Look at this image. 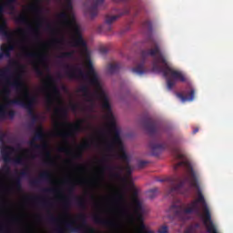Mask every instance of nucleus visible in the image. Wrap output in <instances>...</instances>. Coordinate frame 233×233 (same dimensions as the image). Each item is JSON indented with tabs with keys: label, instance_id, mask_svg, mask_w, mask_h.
<instances>
[{
	"label": "nucleus",
	"instance_id": "1",
	"mask_svg": "<svg viewBox=\"0 0 233 233\" xmlns=\"http://www.w3.org/2000/svg\"><path fill=\"white\" fill-rule=\"evenodd\" d=\"M86 66L87 68V74H85V71L79 66H72L70 64H65L64 68H66L65 76L68 77V79H86L89 77V85L91 86H95L96 89V96L97 99L101 101V106L103 110L109 114V130L114 134L113 139L111 142H106V150L112 151L116 147H117L120 154L118 157L122 159V161H128V155H127V151H125V146H123V141L121 140V135L119 133V129L117 128V125L116 124V118L112 114V106H110V100L108 99V95L101 88V82L99 81V75L94 68V64L90 57H87L86 60Z\"/></svg>",
	"mask_w": 233,
	"mask_h": 233
},
{
	"label": "nucleus",
	"instance_id": "2",
	"mask_svg": "<svg viewBox=\"0 0 233 233\" xmlns=\"http://www.w3.org/2000/svg\"><path fill=\"white\" fill-rule=\"evenodd\" d=\"M179 167H185L187 168L191 178L189 180L190 187L197 188L198 190V198L192 200L190 203H179L173 204L169 208V212L175 216L179 221H187L189 219V216L191 214H200L199 206L200 203L202 205V208L204 210V220L203 223L206 227V230L208 233H219L218 231V227L212 221V215H210V209L208 208V205L207 204V200H205V196L199 189V184L198 183V175L194 168H192V165L187 161H180L174 166V169L177 170Z\"/></svg>",
	"mask_w": 233,
	"mask_h": 233
},
{
	"label": "nucleus",
	"instance_id": "3",
	"mask_svg": "<svg viewBox=\"0 0 233 233\" xmlns=\"http://www.w3.org/2000/svg\"><path fill=\"white\" fill-rule=\"evenodd\" d=\"M147 42L152 48L142 50L141 56L143 59H146V57H154L153 72H163L164 77L167 78V90H172L177 81L179 83H187L188 81L187 75L183 71L170 67L154 37L149 36Z\"/></svg>",
	"mask_w": 233,
	"mask_h": 233
},
{
	"label": "nucleus",
	"instance_id": "4",
	"mask_svg": "<svg viewBox=\"0 0 233 233\" xmlns=\"http://www.w3.org/2000/svg\"><path fill=\"white\" fill-rule=\"evenodd\" d=\"M8 74H11L10 67H6L2 70L0 77H2V79H6L7 85L15 88L16 92H22L23 90L24 98H15L7 100V102L5 103L6 108L7 106H12V105H18L19 106H28L29 108L34 106L37 101V97L35 96H30L28 87L25 86V82L21 79V75H17L14 78L13 82H10V80H8Z\"/></svg>",
	"mask_w": 233,
	"mask_h": 233
},
{
	"label": "nucleus",
	"instance_id": "5",
	"mask_svg": "<svg viewBox=\"0 0 233 233\" xmlns=\"http://www.w3.org/2000/svg\"><path fill=\"white\" fill-rule=\"evenodd\" d=\"M66 10L57 15V19H59L64 26L69 28L73 32L72 41L70 42L71 46L75 48H81V50H87L86 41L83 38V34H81V27L76 22V17L72 15L70 19V14L74 10V5L72 0L66 1Z\"/></svg>",
	"mask_w": 233,
	"mask_h": 233
},
{
	"label": "nucleus",
	"instance_id": "6",
	"mask_svg": "<svg viewBox=\"0 0 233 233\" xmlns=\"http://www.w3.org/2000/svg\"><path fill=\"white\" fill-rule=\"evenodd\" d=\"M80 221L77 224V221ZM76 219H72L69 222L65 223V228L67 232L70 233H96V229L94 228L88 227V222L86 221V215L85 213H81L76 217Z\"/></svg>",
	"mask_w": 233,
	"mask_h": 233
},
{
	"label": "nucleus",
	"instance_id": "7",
	"mask_svg": "<svg viewBox=\"0 0 233 233\" xmlns=\"http://www.w3.org/2000/svg\"><path fill=\"white\" fill-rule=\"evenodd\" d=\"M0 34L8 42V44H3L0 47L1 61L3 57H10L12 56L13 50H15V46L14 45V37H15V32L8 30L6 24H0Z\"/></svg>",
	"mask_w": 233,
	"mask_h": 233
},
{
	"label": "nucleus",
	"instance_id": "8",
	"mask_svg": "<svg viewBox=\"0 0 233 233\" xmlns=\"http://www.w3.org/2000/svg\"><path fill=\"white\" fill-rule=\"evenodd\" d=\"M85 123L84 119L78 120L76 123L72 124L69 122H56V127H69L70 130H58L56 136L58 137H63L65 139L66 145H68V137H76L77 132H83V124Z\"/></svg>",
	"mask_w": 233,
	"mask_h": 233
},
{
	"label": "nucleus",
	"instance_id": "9",
	"mask_svg": "<svg viewBox=\"0 0 233 233\" xmlns=\"http://www.w3.org/2000/svg\"><path fill=\"white\" fill-rule=\"evenodd\" d=\"M46 88H51L52 94L48 93L46 95V104L48 106H52L56 101L59 103V105H63V101L61 100V92L59 91V87L56 85V78L52 76V75H48L46 76L45 82Z\"/></svg>",
	"mask_w": 233,
	"mask_h": 233
},
{
	"label": "nucleus",
	"instance_id": "10",
	"mask_svg": "<svg viewBox=\"0 0 233 233\" xmlns=\"http://www.w3.org/2000/svg\"><path fill=\"white\" fill-rule=\"evenodd\" d=\"M12 149V147H7L1 151L2 158L5 163L4 167H2V171L4 174L10 176L12 174V169L10 168V163H15V165H23V157H17L15 158H12L10 157V153L7 150Z\"/></svg>",
	"mask_w": 233,
	"mask_h": 233
},
{
	"label": "nucleus",
	"instance_id": "11",
	"mask_svg": "<svg viewBox=\"0 0 233 233\" xmlns=\"http://www.w3.org/2000/svg\"><path fill=\"white\" fill-rule=\"evenodd\" d=\"M144 128H146L150 137H153L156 141H157L159 137H161V134H163V128H161V126L152 118H146L144 120Z\"/></svg>",
	"mask_w": 233,
	"mask_h": 233
},
{
	"label": "nucleus",
	"instance_id": "12",
	"mask_svg": "<svg viewBox=\"0 0 233 233\" xmlns=\"http://www.w3.org/2000/svg\"><path fill=\"white\" fill-rule=\"evenodd\" d=\"M90 147V143L84 142L82 145L77 146V149L75 153L72 152V149L70 147H60L58 148V152H64V154H67V156H70L72 154L73 159H81L83 158V151L86 150V148Z\"/></svg>",
	"mask_w": 233,
	"mask_h": 233
},
{
	"label": "nucleus",
	"instance_id": "13",
	"mask_svg": "<svg viewBox=\"0 0 233 233\" xmlns=\"http://www.w3.org/2000/svg\"><path fill=\"white\" fill-rule=\"evenodd\" d=\"M187 181H188V177H185L184 179L172 178L170 182L171 187L168 190V194L170 196H174V194H181V190L187 184Z\"/></svg>",
	"mask_w": 233,
	"mask_h": 233
},
{
	"label": "nucleus",
	"instance_id": "14",
	"mask_svg": "<svg viewBox=\"0 0 233 233\" xmlns=\"http://www.w3.org/2000/svg\"><path fill=\"white\" fill-rule=\"evenodd\" d=\"M130 11L127 10L120 15H106L105 16V24L100 27V29L103 32H112V24L116 23L117 19L121 17V15H125L127 14H129Z\"/></svg>",
	"mask_w": 233,
	"mask_h": 233
},
{
	"label": "nucleus",
	"instance_id": "15",
	"mask_svg": "<svg viewBox=\"0 0 233 233\" xmlns=\"http://www.w3.org/2000/svg\"><path fill=\"white\" fill-rule=\"evenodd\" d=\"M15 21L19 25H28V31L35 39H39V30L37 28H34L32 25H29L28 16H26V15H19L15 17Z\"/></svg>",
	"mask_w": 233,
	"mask_h": 233
},
{
	"label": "nucleus",
	"instance_id": "16",
	"mask_svg": "<svg viewBox=\"0 0 233 233\" xmlns=\"http://www.w3.org/2000/svg\"><path fill=\"white\" fill-rule=\"evenodd\" d=\"M177 96L181 99L182 103L186 101H194V97H196V89L189 86L183 93H177Z\"/></svg>",
	"mask_w": 233,
	"mask_h": 233
},
{
	"label": "nucleus",
	"instance_id": "17",
	"mask_svg": "<svg viewBox=\"0 0 233 233\" xmlns=\"http://www.w3.org/2000/svg\"><path fill=\"white\" fill-rule=\"evenodd\" d=\"M41 181H52V174L49 171H44L39 175L38 178H34L29 181V185L31 187H39L41 185Z\"/></svg>",
	"mask_w": 233,
	"mask_h": 233
},
{
	"label": "nucleus",
	"instance_id": "18",
	"mask_svg": "<svg viewBox=\"0 0 233 233\" xmlns=\"http://www.w3.org/2000/svg\"><path fill=\"white\" fill-rule=\"evenodd\" d=\"M149 148L151 150L152 156L157 157L161 154V152H163V150H166V148H168V145H167V143L157 144L154 141H150Z\"/></svg>",
	"mask_w": 233,
	"mask_h": 233
},
{
	"label": "nucleus",
	"instance_id": "19",
	"mask_svg": "<svg viewBox=\"0 0 233 233\" xmlns=\"http://www.w3.org/2000/svg\"><path fill=\"white\" fill-rule=\"evenodd\" d=\"M102 163H105V165L103 166V170H108V172H111L113 174L114 177H119V174L115 172L116 170H121V167L107 164L108 156H105L102 158Z\"/></svg>",
	"mask_w": 233,
	"mask_h": 233
},
{
	"label": "nucleus",
	"instance_id": "20",
	"mask_svg": "<svg viewBox=\"0 0 233 233\" xmlns=\"http://www.w3.org/2000/svg\"><path fill=\"white\" fill-rule=\"evenodd\" d=\"M93 220L96 225H103V227H109L111 228L117 227V223H116V221L105 219L99 215H95L93 217Z\"/></svg>",
	"mask_w": 233,
	"mask_h": 233
},
{
	"label": "nucleus",
	"instance_id": "21",
	"mask_svg": "<svg viewBox=\"0 0 233 233\" xmlns=\"http://www.w3.org/2000/svg\"><path fill=\"white\" fill-rule=\"evenodd\" d=\"M14 119L15 117V111L14 109H10L6 111V105H0V119Z\"/></svg>",
	"mask_w": 233,
	"mask_h": 233
},
{
	"label": "nucleus",
	"instance_id": "22",
	"mask_svg": "<svg viewBox=\"0 0 233 233\" xmlns=\"http://www.w3.org/2000/svg\"><path fill=\"white\" fill-rule=\"evenodd\" d=\"M105 0H93V5L88 8V13L91 19L97 17V8L103 5Z\"/></svg>",
	"mask_w": 233,
	"mask_h": 233
},
{
	"label": "nucleus",
	"instance_id": "23",
	"mask_svg": "<svg viewBox=\"0 0 233 233\" xmlns=\"http://www.w3.org/2000/svg\"><path fill=\"white\" fill-rule=\"evenodd\" d=\"M116 201L124 205V212L128 213V208L127 203V191L120 190L116 195Z\"/></svg>",
	"mask_w": 233,
	"mask_h": 233
},
{
	"label": "nucleus",
	"instance_id": "24",
	"mask_svg": "<svg viewBox=\"0 0 233 233\" xmlns=\"http://www.w3.org/2000/svg\"><path fill=\"white\" fill-rule=\"evenodd\" d=\"M15 3H17V0H6L4 4L0 5V14H5V8H7L10 12H15Z\"/></svg>",
	"mask_w": 233,
	"mask_h": 233
},
{
	"label": "nucleus",
	"instance_id": "25",
	"mask_svg": "<svg viewBox=\"0 0 233 233\" xmlns=\"http://www.w3.org/2000/svg\"><path fill=\"white\" fill-rule=\"evenodd\" d=\"M25 57H29L30 59H39L40 63H45L46 61V55L37 52H25L24 54Z\"/></svg>",
	"mask_w": 233,
	"mask_h": 233
},
{
	"label": "nucleus",
	"instance_id": "26",
	"mask_svg": "<svg viewBox=\"0 0 233 233\" xmlns=\"http://www.w3.org/2000/svg\"><path fill=\"white\" fill-rule=\"evenodd\" d=\"M28 10L30 12H34V14L38 15V17H37V26H40L41 23H43V17H41V15L43 14V8L39 5H31V6L28 7Z\"/></svg>",
	"mask_w": 233,
	"mask_h": 233
},
{
	"label": "nucleus",
	"instance_id": "27",
	"mask_svg": "<svg viewBox=\"0 0 233 233\" xmlns=\"http://www.w3.org/2000/svg\"><path fill=\"white\" fill-rule=\"evenodd\" d=\"M79 92H82L84 94V97H86L88 103H94V95L90 93V89L88 88V86L83 85L79 87Z\"/></svg>",
	"mask_w": 233,
	"mask_h": 233
},
{
	"label": "nucleus",
	"instance_id": "28",
	"mask_svg": "<svg viewBox=\"0 0 233 233\" xmlns=\"http://www.w3.org/2000/svg\"><path fill=\"white\" fill-rule=\"evenodd\" d=\"M45 137H46V135L45 134V129L42 127V126L36 127L33 138L36 141H44Z\"/></svg>",
	"mask_w": 233,
	"mask_h": 233
},
{
	"label": "nucleus",
	"instance_id": "29",
	"mask_svg": "<svg viewBox=\"0 0 233 233\" xmlns=\"http://www.w3.org/2000/svg\"><path fill=\"white\" fill-rule=\"evenodd\" d=\"M55 114L59 116L61 119H66L68 117V109L65 106L57 107L55 109Z\"/></svg>",
	"mask_w": 233,
	"mask_h": 233
},
{
	"label": "nucleus",
	"instance_id": "30",
	"mask_svg": "<svg viewBox=\"0 0 233 233\" xmlns=\"http://www.w3.org/2000/svg\"><path fill=\"white\" fill-rule=\"evenodd\" d=\"M35 139H32L28 142L29 147H31V148H35V150H46V148H48V146L46 144H36L35 143Z\"/></svg>",
	"mask_w": 233,
	"mask_h": 233
},
{
	"label": "nucleus",
	"instance_id": "31",
	"mask_svg": "<svg viewBox=\"0 0 233 233\" xmlns=\"http://www.w3.org/2000/svg\"><path fill=\"white\" fill-rule=\"evenodd\" d=\"M170 152L172 153L175 159H183V157H185V156L181 154V149L177 147H171Z\"/></svg>",
	"mask_w": 233,
	"mask_h": 233
},
{
	"label": "nucleus",
	"instance_id": "32",
	"mask_svg": "<svg viewBox=\"0 0 233 233\" xmlns=\"http://www.w3.org/2000/svg\"><path fill=\"white\" fill-rule=\"evenodd\" d=\"M133 74H137V76H143V74L147 73V69H145V63L139 64L136 67L132 69Z\"/></svg>",
	"mask_w": 233,
	"mask_h": 233
},
{
	"label": "nucleus",
	"instance_id": "33",
	"mask_svg": "<svg viewBox=\"0 0 233 233\" xmlns=\"http://www.w3.org/2000/svg\"><path fill=\"white\" fill-rule=\"evenodd\" d=\"M199 223L191 224L184 230V233H199Z\"/></svg>",
	"mask_w": 233,
	"mask_h": 233
},
{
	"label": "nucleus",
	"instance_id": "34",
	"mask_svg": "<svg viewBox=\"0 0 233 233\" xmlns=\"http://www.w3.org/2000/svg\"><path fill=\"white\" fill-rule=\"evenodd\" d=\"M119 68H121V66L117 63L109 64L107 66V72H108V74H111V75L117 74V72H119Z\"/></svg>",
	"mask_w": 233,
	"mask_h": 233
},
{
	"label": "nucleus",
	"instance_id": "35",
	"mask_svg": "<svg viewBox=\"0 0 233 233\" xmlns=\"http://www.w3.org/2000/svg\"><path fill=\"white\" fill-rule=\"evenodd\" d=\"M10 232V228L3 221V215L0 214V233Z\"/></svg>",
	"mask_w": 233,
	"mask_h": 233
},
{
	"label": "nucleus",
	"instance_id": "36",
	"mask_svg": "<svg viewBox=\"0 0 233 233\" xmlns=\"http://www.w3.org/2000/svg\"><path fill=\"white\" fill-rule=\"evenodd\" d=\"M138 233H155L153 230H147V225L144 222H138Z\"/></svg>",
	"mask_w": 233,
	"mask_h": 233
},
{
	"label": "nucleus",
	"instance_id": "37",
	"mask_svg": "<svg viewBox=\"0 0 233 233\" xmlns=\"http://www.w3.org/2000/svg\"><path fill=\"white\" fill-rule=\"evenodd\" d=\"M135 209H134V214L143 212V205L138 199H135Z\"/></svg>",
	"mask_w": 233,
	"mask_h": 233
},
{
	"label": "nucleus",
	"instance_id": "38",
	"mask_svg": "<svg viewBox=\"0 0 233 233\" xmlns=\"http://www.w3.org/2000/svg\"><path fill=\"white\" fill-rule=\"evenodd\" d=\"M76 205L79 207V208H82L85 210L86 208V202L84 200L83 198L76 197Z\"/></svg>",
	"mask_w": 233,
	"mask_h": 233
},
{
	"label": "nucleus",
	"instance_id": "39",
	"mask_svg": "<svg viewBox=\"0 0 233 233\" xmlns=\"http://www.w3.org/2000/svg\"><path fill=\"white\" fill-rule=\"evenodd\" d=\"M58 57L60 59H72L74 57V51L62 52Z\"/></svg>",
	"mask_w": 233,
	"mask_h": 233
},
{
	"label": "nucleus",
	"instance_id": "40",
	"mask_svg": "<svg viewBox=\"0 0 233 233\" xmlns=\"http://www.w3.org/2000/svg\"><path fill=\"white\" fill-rule=\"evenodd\" d=\"M14 186H15V190H18V191L23 190V184L21 183V177H17L15 178Z\"/></svg>",
	"mask_w": 233,
	"mask_h": 233
},
{
	"label": "nucleus",
	"instance_id": "41",
	"mask_svg": "<svg viewBox=\"0 0 233 233\" xmlns=\"http://www.w3.org/2000/svg\"><path fill=\"white\" fill-rule=\"evenodd\" d=\"M34 70H35L36 76H38V77H43V76H45V73L43 72V70L37 64H35Z\"/></svg>",
	"mask_w": 233,
	"mask_h": 233
},
{
	"label": "nucleus",
	"instance_id": "42",
	"mask_svg": "<svg viewBox=\"0 0 233 233\" xmlns=\"http://www.w3.org/2000/svg\"><path fill=\"white\" fill-rule=\"evenodd\" d=\"M156 196H157V187L150 189L147 192V197H148L149 199H154V198H156Z\"/></svg>",
	"mask_w": 233,
	"mask_h": 233
},
{
	"label": "nucleus",
	"instance_id": "43",
	"mask_svg": "<svg viewBox=\"0 0 233 233\" xmlns=\"http://www.w3.org/2000/svg\"><path fill=\"white\" fill-rule=\"evenodd\" d=\"M20 177H26L27 176H30V167L26 166L24 170H22L19 173Z\"/></svg>",
	"mask_w": 233,
	"mask_h": 233
},
{
	"label": "nucleus",
	"instance_id": "44",
	"mask_svg": "<svg viewBox=\"0 0 233 233\" xmlns=\"http://www.w3.org/2000/svg\"><path fill=\"white\" fill-rule=\"evenodd\" d=\"M68 185V194L69 196H72L74 194V190H76V184L74 182H67Z\"/></svg>",
	"mask_w": 233,
	"mask_h": 233
},
{
	"label": "nucleus",
	"instance_id": "45",
	"mask_svg": "<svg viewBox=\"0 0 233 233\" xmlns=\"http://www.w3.org/2000/svg\"><path fill=\"white\" fill-rule=\"evenodd\" d=\"M143 28L147 30L148 32H152V22L150 21H146L142 25Z\"/></svg>",
	"mask_w": 233,
	"mask_h": 233
},
{
	"label": "nucleus",
	"instance_id": "46",
	"mask_svg": "<svg viewBox=\"0 0 233 233\" xmlns=\"http://www.w3.org/2000/svg\"><path fill=\"white\" fill-rule=\"evenodd\" d=\"M135 216H136V219H137V223H141V222L145 221V218L143 217V211L135 213Z\"/></svg>",
	"mask_w": 233,
	"mask_h": 233
},
{
	"label": "nucleus",
	"instance_id": "47",
	"mask_svg": "<svg viewBox=\"0 0 233 233\" xmlns=\"http://www.w3.org/2000/svg\"><path fill=\"white\" fill-rule=\"evenodd\" d=\"M23 108H25L27 110V114L32 117L33 116H35V113H34V106H31L29 107L28 106H21Z\"/></svg>",
	"mask_w": 233,
	"mask_h": 233
},
{
	"label": "nucleus",
	"instance_id": "48",
	"mask_svg": "<svg viewBox=\"0 0 233 233\" xmlns=\"http://www.w3.org/2000/svg\"><path fill=\"white\" fill-rule=\"evenodd\" d=\"M42 192H44L45 194H56V192H57V189L53 187H46L42 189Z\"/></svg>",
	"mask_w": 233,
	"mask_h": 233
},
{
	"label": "nucleus",
	"instance_id": "49",
	"mask_svg": "<svg viewBox=\"0 0 233 233\" xmlns=\"http://www.w3.org/2000/svg\"><path fill=\"white\" fill-rule=\"evenodd\" d=\"M47 220L49 221V223L53 224L59 223V218L52 214L49 215Z\"/></svg>",
	"mask_w": 233,
	"mask_h": 233
},
{
	"label": "nucleus",
	"instance_id": "50",
	"mask_svg": "<svg viewBox=\"0 0 233 233\" xmlns=\"http://www.w3.org/2000/svg\"><path fill=\"white\" fill-rule=\"evenodd\" d=\"M147 165H148V161H147V160H139L137 162V167L139 168H145V167H147Z\"/></svg>",
	"mask_w": 233,
	"mask_h": 233
},
{
	"label": "nucleus",
	"instance_id": "51",
	"mask_svg": "<svg viewBox=\"0 0 233 233\" xmlns=\"http://www.w3.org/2000/svg\"><path fill=\"white\" fill-rule=\"evenodd\" d=\"M64 207H65V208H66V210H68V208H70V198H66L64 199Z\"/></svg>",
	"mask_w": 233,
	"mask_h": 233
},
{
	"label": "nucleus",
	"instance_id": "52",
	"mask_svg": "<svg viewBox=\"0 0 233 233\" xmlns=\"http://www.w3.org/2000/svg\"><path fill=\"white\" fill-rule=\"evenodd\" d=\"M158 233H168V227L162 226L158 228Z\"/></svg>",
	"mask_w": 233,
	"mask_h": 233
},
{
	"label": "nucleus",
	"instance_id": "53",
	"mask_svg": "<svg viewBox=\"0 0 233 233\" xmlns=\"http://www.w3.org/2000/svg\"><path fill=\"white\" fill-rule=\"evenodd\" d=\"M39 203H40V205H42V207H44V208L50 207V202H48L46 200H42Z\"/></svg>",
	"mask_w": 233,
	"mask_h": 233
},
{
	"label": "nucleus",
	"instance_id": "54",
	"mask_svg": "<svg viewBox=\"0 0 233 233\" xmlns=\"http://www.w3.org/2000/svg\"><path fill=\"white\" fill-rule=\"evenodd\" d=\"M126 172H127V176H131L132 175V167L130 166H127Z\"/></svg>",
	"mask_w": 233,
	"mask_h": 233
},
{
	"label": "nucleus",
	"instance_id": "55",
	"mask_svg": "<svg viewBox=\"0 0 233 233\" xmlns=\"http://www.w3.org/2000/svg\"><path fill=\"white\" fill-rule=\"evenodd\" d=\"M56 233H65V229L61 227H58L55 229Z\"/></svg>",
	"mask_w": 233,
	"mask_h": 233
},
{
	"label": "nucleus",
	"instance_id": "56",
	"mask_svg": "<svg viewBox=\"0 0 233 233\" xmlns=\"http://www.w3.org/2000/svg\"><path fill=\"white\" fill-rule=\"evenodd\" d=\"M53 43H55V45H63V39H55L53 40Z\"/></svg>",
	"mask_w": 233,
	"mask_h": 233
},
{
	"label": "nucleus",
	"instance_id": "57",
	"mask_svg": "<svg viewBox=\"0 0 233 233\" xmlns=\"http://www.w3.org/2000/svg\"><path fill=\"white\" fill-rule=\"evenodd\" d=\"M27 199L29 201H38L39 198H37V197H27Z\"/></svg>",
	"mask_w": 233,
	"mask_h": 233
},
{
	"label": "nucleus",
	"instance_id": "58",
	"mask_svg": "<svg viewBox=\"0 0 233 233\" xmlns=\"http://www.w3.org/2000/svg\"><path fill=\"white\" fill-rule=\"evenodd\" d=\"M31 119H32L33 124H34V123H36L37 119H39V116H37V115H33L31 116Z\"/></svg>",
	"mask_w": 233,
	"mask_h": 233
},
{
	"label": "nucleus",
	"instance_id": "59",
	"mask_svg": "<svg viewBox=\"0 0 233 233\" xmlns=\"http://www.w3.org/2000/svg\"><path fill=\"white\" fill-rule=\"evenodd\" d=\"M5 137H6V134L3 133L0 135V143H3L5 141Z\"/></svg>",
	"mask_w": 233,
	"mask_h": 233
},
{
	"label": "nucleus",
	"instance_id": "60",
	"mask_svg": "<svg viewBox=\"0 0 233 233\" xmlns=\"http://www.w3.org/2000/svg\"><path fill=\"white\" fill-rule=\"evenodd\" d=\"M100 52H102V54H106V52H108V49H106V47H102L100 49Z\"/></svg>",
	"mask_w": 233,
	"mask_h": 233
},
{
	"label": "nucleus",
	"instance_id": "61",
	"mask_svg": "<svg viewBox=\"0 0 233 233\" xmlns=\"http://www.w3.org/2000/svg\"><path fill=\"white\" fill-rule=\"evenodd\" d=\"M46 157H47V159H50L51 157L50 151H46Z\"/></svg>",
	"mask_w": 233,
	"mask_h": 233
},
{
	"label": "nucleus",
	"instance_id": "62",
	"mask_svg": "<svg viewBox=\"0 0 233 233\" xmlns=\"http://www.w3.org/2000/svg\"><path fill=\"white\" fill-rule=\"evenodd\" d=\"M76 183L77 185H85L86 182L85 180H77Z\"/></svg>",
	"mask_w": 233,
	"mask_h": 233
},
{
	"label": "nucleus",
	"instance_id": "63",
	"mask_svg": "<svg viewBox=\"0 0 233 233\" xmlns=\"http://www.w3.org/2000/svg\"><path fill=\"white\" fill-rule=\"evenodd\" d=\"M10 65H11V66H17L18 63H17V61H12L10 63Z\"/></svg>",
	"mask_w": 233,
	"mask_h": 233
},
{
	"label": "nucleus",
	"instance_id": "64",
	"mask_svg": "<svg viewBox=\"0 0 233 233\" xmlns=\"http://www.w3.org/2000/svg\"><path fill=\"white\" fill-rule=\"evenodd\" d=\"M198 132H199V128L198 127L193 130V134H198Z\"/></svg>",
	"mask_w": 233,
	"mask_h": 233
}]
</instances>
